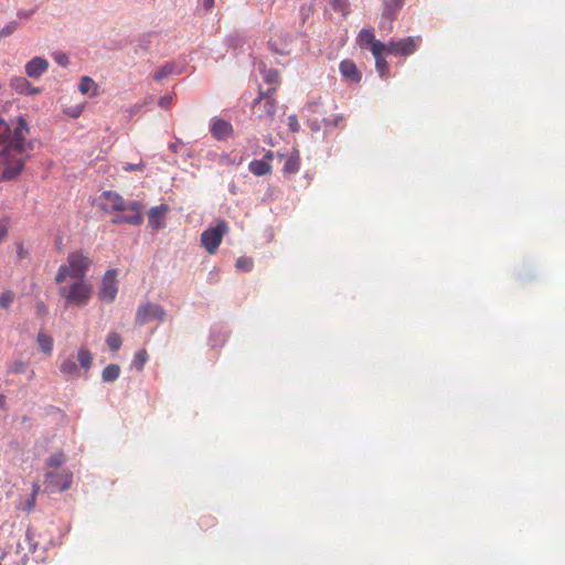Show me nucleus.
Here are the masks:
<instances>
[{"label": "nucleus", "mask_w": 565, "mask_h": 565, "mask_svg": "<svg viewBox=\"0 0 565 565\" xmlns=\"http://www.w3.org/2000/svg\"><path fill=\"white\" fill-rule=\"evenodd\" d=\"M28 134L29 127L24 118L19 117L14 127L0 119V166L3 167L2 180H12L23 170L26 158L25 137Z\"/></svg>", "instance_id": "f257e3e1"}, {"label": "nucleus", "mask_w": 565, "mask_h": 565, "mask_svg": "<svg viewBox=\"0 0 565 565\" xmlns=\"http://www.w3.org/2000/svg\"><path fill=\"white\" fill-rule=\"evenodd\" d=\"M92 265L90 258L82 250H75L68 254L66 263L57 269L55 281L63 284L66 278L84 280L86 273Z\"/></svg>", "instance_id": "f03ea898"}, {"label": "nucleus", "mask_w": 565, "mask_h": 565, "mask_svg": "<svg viewBox=\"0 0 565 565\" xmlns=\"http://www.w3.org/2000/svg\"><path fill=\"white\" fill-rule=\"evenodd\" d=\"M92 286L86 280H75L71 285H63L58 295L65 300L66 306L84 307L92 297Z\"/></svg>", "instance_id": "7ed1b4c3"}, {"label": "nucleus", "mask_w": 565, "mask_h": 565, "mask_svg": "<svg viewBox=\"0 0 565 565\" xmlns=\"http://www.w3.org/2000/svg\"><path fill=\"white\" fill-rule=\"evenodd\" d=\"M276 90L275 86L266 92L259 90L257 98L252 104L253 115L265 121H273L277 108Z\"/></svg>", "instance_id": "20e7f679"}, {"label": "nucleus", "mask_w": 565, "mask_h": 565, "mask_svg": "<svg viewBox=\"0 0 565 565\" xmlns=\"http://www.w3.org/2000/svg\"><path fill=\"white\" fill-rule=\"evenodd\" d=\"M72 480L73 475L68 469L47 470L44 476V486L49 492H62L71 487Z\"/></svg>", "instance_id": "39448f33"}, {"label": "nucleus", "mask_w": 565, "mask_h": 565, "mask_svg": "<svg viewBox=\"0 0 565 565\" xmlns=\"http://www.w3.org/2000/svg\"><path fill=\"white\" fill-rule=\"evenodd\" d=\"M227 231V223L225 221H218L214 227L207 228L201 234V243L209 254L213 255L216 253Z\"/></svg>", "instance_id": "423d86ee"}, {"label": "nucleus", "mask_w": 565, "mask_h": 565, "mask_svg": "<svg viewBox=\"0 0 565 565\" xmlns=\"http://www.w3.org/2000/svg\"><path fill=\"white\" fill-rule=\"evenodd\" d=\"M422 43V36H408L398 41H390L385 44L386 53L408 56L416 52Z\"/></svg>", "instance_id": "0eeeda50"}, {"label": "nucleus", "mask_w": 565, "mask_h": 565, "mask_svg": "<svg viewBox=\"0 0 565 565\" xmlns=\"http://www.w3.org/2000/svg\"><path fill=\"white\" fill-rule=\"evenodd\" d=\"M166 310L158 303L146 302L140 305L136 312V323L143 326L151 320L163 321Z\"/></svg>", "instance_id": "6e6552de"}, {"label": "nucleus", "mask_w": 565, "mask_h": 565, "mask_svg": "<svg viewBox=\"0 0 565 565\" xmlns=\"http://www.w3.org/2000/svg\"><path fill=\"white\" fill-rule=\"evenodd\" d=\"M143 205L138 201H131L127 205V212L129 214H118L113 220L111 223L115 225L119 224H129L134 226L141 225L143 222L142 215Z\"/></svg>", "instance_id": "1a4fd4ad"}, {"label": "nucleus", "mask_w": 565, "mask_h": 565, "mask_svg": "<svg viewBox=\"0 0 565 565\" xmlns=\"http://www.w3.org/2000/svg\"><path fill=\"white\" fill-rule=\"evenodd\" d=\"M116 275L117 273L115 269L107 270L104 275L102 287L98 292L100 300L106 302H113L115 300L118 291Z\"/></svg>", "instance_id": "9d476101"}, {"label": "nucleus", "mask_w": 565, "mask_h": 565, "mask_svg": "<svg viewBox=\"0 0 565 565\" xmlns=\"http://www.w3.org/2000/svg\"><path fill=\"white\" fill-rule=\"evenodd\" d=\"M169 211H170V207L167 204H160V205L151 207L148 211L149 226L154 231H158V230L164 227V217Z\"/></svg>", "instance_id": "9b49d317"}, {"label": "nucleus", "mask_w": 565, "mask_h": 565, "mask_svg": "<svg viewBox=\"0 0 565 565\" xmlns=\"http://www.w3.org/2000/svg\"><path fill=\"white\" fill-rule=\"evenodd\" d=\"M234 129L231 122L222 118H213L211 134L217 140H225L233 136Z\"/></svg>", "instance_id": "f8f14e48"}, {"label": "nucleus", "mask_w": 565, "mask_h": 565, "mask_svg": "<svg viewBox=\"0 0 565 565\" xmlns=\"http://www.w3.org/2000/svg\"><path fill=\"white\" fill-rule=\"evenodd\" d=\"M103 198L106 200V204L102 206L104 211L124 212L127 211L128 203L125 202L124 198L117 192L105 191Z\"/></svg>", "instance_id": "ddd939ff"}, {"label": "nucleus", "mask_w": 565, "mask_h": 565, "mask_svg": "<svg viewBox=\"0 0 565 565\" xmlns=\"http://www.w3.org/2000/svg\"><path fill=\"white\" fill-rule=\"evenodd\" d=\"M49 68V63L44 57L35 56L25 64V73L31 78H39Z\"/></svg>", "instance_id": "4468645a"}, {"label": "nucleus", "mask_w": 565, "mask_h": 565, "mask_svg": "<svg viewBox=\"0 0 565 565\" xmlns=\"http://www.w3.org/2000/svg\"><path fill=\"white\" fill-rule=\"evenodd\" d=\"M374 45V47H371V52L375 58V67L381 77H385L388 74V64L383 56V53L386 52L385 44L375 43Z\"/></svg>", "instance_id": "2eb2a0df"}, {"label": "nucleus", "mask_w": 565, "mask_h": 565, "mask_svg": "<svg viewBox=\"0 0 565 565\" xmlns=\"http://www.w3.org/2000/svg\"><path fill=\"white\" fill-rule=\"evenodd\" d=\"M11 87L19 94L22 95H34L40 93V88L34 87L24 77H15L11 81Z\"/></svg>", "instance_id": "dca6fc26"}, {"label": "nucleus", "mask_w": 565, "mask_h": 565, "mask_svg": "<svg viewBox=\"0 0 565 565\" xmlns=\"http://www.w3.org/2000/svg\"><path fill=\"white\" fill-rule=\"evenodd\" d=\"M340 72L343 77L352 81V82H359L361 79V75L354 64L351 60H344L340 63Z\"/></svg>", "instance_id": "f3484780"}, {"label": "nucleus", "mask_w": 565, "mask_h": 565, "mask_svg": "<svg viewBox=\"0 0 565 565\" xmlns=\"http://www.w3.org/2000/svg\"><path fill=\"white\" fill-rule=\"evenodd\" d=\"M358 42L361 47H369L370 50L375 46V43H382L375 39L372 29H362L358 35Z\"/></svg>", "instance_id": "a211bd4d"}, {"label": "nucleus", "mask_w": 565, "mask_h": 565, "mask_svg": "<svg viewBox=\"0 0 565 565\" xmlns=\"http://www.w3.org/2000/svg\"><path fill=\"white\" fill-rule=\"evenodd\" d=\"M249 171L257 177H263L269 174L271 171V166L265 160H253L248 164Z\"/></svg>", "instance_id": "6ab92c4d"}, {"label": "nucleus", "mask_w": 565, "mask_h": 565, "mask_svg": "<svg viewBox=\"0 0 565 565\" xmlns=\"http://www.w3.org/2000/svg\"><path fill=\"white\" fill-rule=\"evenodd\" d=\"M66 461V456L62 451L52 454L45 461L46 467L50 470L62 469L61 466Z\"/></svg>", "instance_id": "aec40b11"}, {"label": "nucleus", "mask_w": 565, "mask_h": 565, "mask_svg": "<svg viewBox=\"0 0 565 565\" xmlns=\"http://www.w3.org/2000/svg\"><path fill=\"white\" fill-rule=\"evenodd\" d=\"M36 341H38V344L40 347V349L47 353V354H51L52 353V350H53V338L43 332V331H40L38 333V337H36Z\"/></svg>", "instance_id": "412c9836"}, {"label": "nucleus", "mask_w": 565, "mask_h": 565, "mask_svg": "<svg viewBox=\"0 0 565 565\" xmlns=\"http://www.w3.org/2000/svg\"><path fill=\"white\" fill-rule=\"evenodd\" d=\"M300 169V159L299 154H291L287 157L285 163H284V172L292 174L298 172Z\"/></svg>", "instance_id": "4be33fe9"}, {"label": "nucleus", "mask_w": 565, "mask_h": 565, "mask_svg": "<svg viewBox=\"0 0 565 565\" xmlns=\"http://www.w3.org/2000/svg\"><path fill=\"white\" fill-rule=\"evenodd\" d=\"M60 371L63 375L73 377L77 376L78 367L72 359H66L61 363Z\"/></svg>", "instance_id": "5701e85b"}, {"label": "nucleus", "mask_w": 565, "mask_h": 565, "mask_svg": "<svg viewBox=\"0 0 565 565\" xmlns=\"http://www.w3.org/2000/svg\"><path fill=\"white\" fill-rule=\"evenodd\" d=\"M119 375L120 367L117 364H109L102 372V377L105 382H113L117 380Z\"/></svg>", "instance_id": "b1692460"}, {"label": "nucleus", "mask_w": 565, "mask_h": 565, "mask_svg": "<svg viewBox=\"0 0 565 565\" xmlns=\"http://www.w3.org/2000/svg\"><path fill=\"white\" fill-rule=\"evenodd\" d=\"M79 90L82 94L96 95L97 84L88 76H84L79 84Z\"/></svg>", "instance_id": "393cba45"}, {"label": "nucleus", "mask_w": 565, "mask_h": 565, "mask_svg": "<svg viewBox=\"0 0 565 565\" xmlns=\"http://www.w3.org/2000/svg\"><path fill=\"white\" fill-rule=\"evenodd\" d=\"M77 360L84 370H89L93 363V355L87 349H79L77 352Z\"/></svg>", "instance_id": "a878e982"}, {"label": "nucleus", "mask_w": 565, "mask_h": 565, "mask_svg": "<svg viewBox=\"0 0 565 565\" xmlns=\"http://www.w3.org/2000/svg\"><path fill=\"white\" fill-rule=\"evenodd\" d=\"M235 267L237 270L248 273L254 267V260L250 257L242 256L236 259Z\"/></svg>", "instance_id": "bb28decb"}, {"label": "nucleus", "mask_w": 565, "mask_h": 565, "mask_svg": "<svg viewBox=\"0 0 565 565\" xmlns=\"http://www.w3.org/2000/svg\"><path fill=\"white\" fill-rule=\"evenodd\" d=\"M106 343L113 352H116L120 349L122 340L119 333L110 332L106 338Z\"/></svg>", "instance_id": "cd10ccee"}, {"label": "nucleus", "mask_w": 565, "mask_h": 565, "mask_svg": "<svg viewBox=\"0 0 565 565\" xmlns=\"http://www.w3.org/2000/svg\"><path fill=\"white\" fill-rule=\"evenodd\" d=\"M148 360V353L145 349H141L135 353L132 365L138 370L141 371Z\"/></svg>", "instance_id": "c85d7f7f"}, {"label": "nucleus", "mask_w": 565, "mask_h": 565, "mask_svg": "<svg viewBox=\"0 0 565 565\" xmlns=\"http://www.w3.org/2000/svg\"><path fill=\"white\" fill-rule=\"evenodd\" d=\"M28 369V363L21 360L12 362L9 367L8 372L12 374H23L25 373Z\"/></svg>", "instance_id": "c756f323"}, {"label": "nucleus", "mask_w": 565, "mask_h": 565, "mask_svg": "<svg viewBox=\"0 0 565 565\" xmlns=\"http://www.w3.org/2000/svg\"><path fill=\"white\" fill-rule=\"evenodd\" d=\"M13 300H14V294L10 290L4 291L0 296V306L4 309H8L12 305Z\"/></svg>", "instance_id": "7c9ffc66"}, {"label": "nucleus", "mask_w": 565, "mask_h": 565, "mask_svg": "<svg viewBox=\"0 0 565 565\" xmlns=\"http://www.w3.org/2000/svg\"><path fill=\"white\" fill-rule=\"evenodd\" d=\"M18 29L17 21H10L0 30V38H7L11 35Z\"/></svg>", "instance_id": "2f4dec72"}, {"label": "nucleus", "mask_w": 565, "mask_h": 565, "mask_svg": "<svg viewBox=\"0 0 565 565\" xmlns=\"http://www.w3.org/2000/svg\"><path fill=\"white\" fill-rule=\"evenodd\" d=\"M171 73H172V66L167 64V65L162 66L159 71H157L154 73L153 78L156 81H161V79H163L164 77H167Z\"/></svg>", "instance_id": "473e14b6"}, {"label": "nucleus", "mask_w": 565, "mask_h": 565, "mask_svg": "<svg viewBox=\"0 0 565 565\" xmlns=\"http://www.w3.org/2000/svg\"><path fill=\"white\" fill-rule=\"evenodd\" d=\"M53 58L61 66L65 67L68 64V56L64 52H54Z\"/></svg>", "instance_id": "72a5a7b5"}, {"label": "nucleus", "mask_w": 565, "mask_h": 565, "mask_svg": "<svg viewBox=\"0 0 565 565\" xmlns=\"http://www.w3.org/2000/svg\"><path fill=\"white\" fill-rule=\"evenodd\" d=\"M145 169V163L141 160L139 163L132 164V163H125L122 166L124 171H142Z\"/></svg>", "instance_id": "f704fd0d"}, {"label": "nucleus", "mask_w": 565, "mask_h": 565, "mask_svg": "<svg viewBox=\"0 0 565 565\" xmlns=\"http://www.w3.org/2000/svg\"><path fill=\"white\" fill-rule=\"evenodd\" d=\"M288 127L292 132L299 131L300 125L296 115H290L288 117Z\"/></svg>", "instance_id": "c9c22d12"}, {"label": "nucleus", "mask_w": 565, "mask_h": 565, "mask_svg": "<svg viewBox=\"0 0 565 565\" xmlns=\"http://www.w3.org/2000/svg\"><path fill=\"white\" fill-rule=\"evenodd\" d=\"M279 74L276 70H269L265 74V81L267 83H278Z\"/></svg>", "instance_id": "e433bc0d"}, {"label": "nucleus", "mask_w": 565, "mask_h": 565, "mask_svg": "<svg viewBox=\"0 0 565 565\" xmlns=\"http://www.w3.org/2000/svg\"><path fill=\"white\" fill-rule=\"evenodd\" d=\"M173 97L171 95H164L160 97L158 104L160 107L169 108L172 105Z\"/></svg>", "instance_id": "4c0bfd02"}, {"label": "nucleus", "mask_w": 565, "mask_h": 565, "mask_svg": "<svg viewBox=\"0 0 565 565\" xmlns=\"http://www.w3.org/2000/svg\"><path fill=\"white\" fill-rule=\"evenodd\" d=\"M17 254L19 259H24L28 256V250L24 248L23 244H18Z\"/></svg>", "instance_id": "58836bf2"}, {"label": "nucleus", "mask_w": 565, "mask_h": 565, "mask_svg": "<svg viewBox=\"0 0 565 565\" xmlns=\"http://www.w3.org/2000/svg\"><path fill=\"white\" fill-rule=\"evenodd\" d=\"M182 145V140L181 139H175L174 142L170 143L169 145V149L173 152V153H177L178 152V149H179V146Z\"/></svg>", "instance_id": "ea45409f"}, {"label": "nucleus", "mask_w": 565, "mask_h": 565, "mask_svg": "<svg viewBox=\"0 0 565 565\" xmlns=\"http://www.w3.org/2000/svg\"><path fill=\"white\" fill-rule=\"evenodd\" d=\"M201 1H202L203 8L206 11H210L214 7V4H215V0H201Z\"/></svg>", "instance_id": "a19ab883"}, {"label": "nucleus", "mask_w": 565, "mask_h": 565, "mask_svg": "<svg viewBox=\"0 0 565 565\" xmlns=\"http://www.w3.org/2000/svg\"><path fill=\"white\" fill-rule=\"evenodd\" d=\"M8 227L4 224L0 223V243L7 237Z\"/></svg>", "instance_id": "79ce46f5"}, {"label": "nucleus", "mask_w": 565, "mask_h": 565, "mask_svg": "<svg viewBox=\"0 0 565 565\" xmlns=\"http://www.w3.org/2000/svg\"><path fill=\"white\" fill-rule=\"evenodd\" d=\"M404 0H390V6L398 10L403 6Z\"/></svg>", "instance_id": "37998d69"}, {"label": "nucleus", "mask_w": 565, "mask_h": 565, "mask_svg": "<svg viewBox=\"0 0 565 565\" xmlns=\"http://www.w3.org/2000/svg\"><path fill=\"white\" fill-rule=\"evenodd\" d=\"M6 406V396L3 394H0V408H3Z\"/></svg>", "instance_id": "c03bdc74"}, {"label": "nucleus", "mask_w": 565, "mask_h": 565, "mask_svg": "<svg viewBox=\"0 0 565 565\" xmlns=\"http://www.w3.org/2000/svg\"><path fill=\"white\" fill-rule=\"evenodd\" d=\"M309 127L312 129V130H318L319 129V126L317 125V122H313V121H309L308 122Z\"/></svg>", "instance_id": "a18cd8bd"}, {"label": "nucleus", "mask_w": 565, "mask_h": 565, "mask_svg": "<svg viewBox=\"0 0 565 565\" xmlns=\"http://www.w3.org/2000/svg\"><path fill=\"white\" fill-rule=\"evenodd\" d=\"M273 158H274V152L273 151H267L266 154H265V159L273 160Z\"/></svg>", "instance_id": "49530a36"}, {"label": "nucleus", "mask_w": 565, "mask_h": 565, "mask_svg": "<svg viewBox=\"0 0 565 565\" xmlns=\"http://www.w3.org/2000/svg\"><path fill=\"white\" fill-rule=\"evenodd\" d=\"M39 308H40V310H43V311H45V310H46V307L44 306V303H43V302L39 303Z\"/></svg>", "instance_id": "de8ad7c7"}, {"label": "nucleus", "mask_w": 565, "mask_h": 565, "mask_svg": "<svg viewBox=\"0 0 565 565\" xmlns=\"http://www.w3.org/2000/svg\"><path fill=\"white\" fill-rule=\"evenodd\" d=\"M341 120H342V117H338V118L335 119V121L333 122V126H337V125H338V122H339V121H341Z\"/></svg>", "instance_id": "09e8293b"}, {"label": "nucleus", "mask_w": 565, "mask_h": 565, "mask_svg": "<svg viewBox=\"0 0 565 565\" xmlns=\"http://www.w3.org/2000/svg\"><path fill=\"white\" fill-rule=\"evenodd\" d=\"M38 490H39V487L34 484V490H33V493H38Z\"/></svg>", "instance_id": "8fccbe9b"}, {"label": "nucleus", "mask_w": 565, "mask_h": 565, "mask_svg": "<svg viewBox=\"0 0 565 565\" xmlns=\"http://www.w3.org/2000/svg\"><path fill=\"white\" fill-rule=\"evenodd\" d=\"M324 122L327 126L330 125V120H328V119H324Z\"/></svg>", "instance_id": "3c124183"}]
</instances>
